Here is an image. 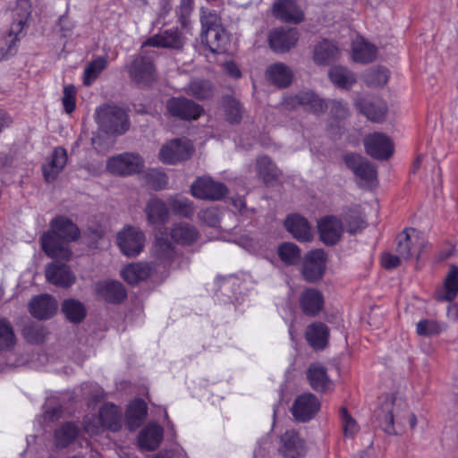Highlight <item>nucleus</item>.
<instances>
[{
	"instance_id": "nucleus-1",
	"label": "nucleus",
	"mask_w": 458,
	"mask_h": 458,
	"mask_svg": "<svg viewBox=\"0 0 458 458\" xmlns=\"http://www.w3.org/2000/svg\"><path fill=\"white\" fill-rule=\"evenodd\" d=\"M51 229L41 236V245L45 253L55 259H69L72 250L69 242L76 241L80 231L72 221L59 216L50 223Z\"/></svg>"
},
{
	"instance_id": "nucleus-2",
	"label": "nucleus",
	"mask_w": 458,
	"mask_h": 458,
	"mask_svg": "<svg viewBox=\"0 0 458 458\" xmlns=\"http://www.w3.org/2000/svg\"><path fill=\"white\" fill-rule=\"evenodd\" d=\"M282 106L286 111H295L303 106L305 110L315 113H340L345 111V105L340 100L325 101L312 91H302L284 98Z\"/></svg>"
},
{
	"instance_id": "nucleus-3",
	"label": "nucleus",
	"mask_w": 458,
	"mask_h": 458,
	"mask_svg": "<svg viewBox=\"0 0 458 458\" xmlns=\"http://www.w3.org/2000/svg\"><path fill=\"white\" fill-rule=\"evenodd\" d=\"M144 167L143 158L136 153L124 152L113 157L106 160V171L116 176H131L139 174Z\"/></svg>"
},
{
	"instance_id": "nucleus-4",
	"label": "nucleus",
	"mask_w": 458,
	"mask_h": 458,
	"mask_svg": "<svg viewBox=\"0 0 458 458\" xmlns=\"http://www.w3.org/2000/svg\"><path fill=\"white\" fill-rule=\"evenodd\" d=\"M426 246L424 234L414 228L405 229L397 236L396 250L403 259H418Z\"/></svg>"
},
{
	"instance_id": "nucleus-5",
	"label": "nucleus",
	"mask_w": 458,
	"mask_h": 458,
	"mask_svg": "<svg viewBox=\"0 0 458 458\" xmlns=\"http://www.w3.org/2000/svg\"><path fill=\"white\" fill-rule=\"evenodd\" d=\"M116 242L123 254L135 257L144 248L145 234L140 228L128 225L117 233Z\"/></svg>"
},
{
	"instance_id": "nucleus-6",
	"label": "nucleus",
	"mask_w": 458,
	"mask_h": 458,
	"mask_svg": "<svg viewBox=\"0 0 458 458\" xmlns=\"http://www.w3.org/2000/svg\"><path fill=\"white\" fill-rule=\"evenodd\" d=\"M406 409L407 403L401 397L395 395L386 396L377 413L384 430L392 433L394 431V420H401L402 413Z\"/></svg>"
},
{
	"instance_id": "nucleus-7",
	"label": "nucleus",
	"mask_w": 458,
	"mask_h": 458,
	"mask_svg": "<svg viewBox=\"0 0 458 458\" xmlns=\"http://www.w3.org/2000/svg\"><path fill=\"white\" fill-rule=\"evenodd\" d=\"M192 152L193 147L190 140L175 139L162 146L159 158L165 164L175 165L188 159Z\"/></svg>"
},
{
	"instance_id": "nucleus-8",
	"label": "nucleus",
	"mask_w": 458,
	"mask_h": 458,
	"mask_svg": "<svg viewBox=\"0 0 458 458\" xmlns=\"http://www.w3.org/2000/svg\"><path fill=\"white\" fill-rule=\"evenodd\" d=\"M327 257L322 250L309 251L303 259L301 274L305 280L313 283L320 280L327 268Z\"/></svg>"
},
{
	"instance_id": "nucleus-9",
	"label": "nucleus",
	"mask_w": 458,
	"mask_h": 458,
	"mask_svg": "<svg viewBox=\"0 0 458 458\" xmlns=\"http://www.w3.org/2000/svg\"><path fill=\"white\" fill-rule=\"evenodd\" d=\"M364 148L369 156L378 160H386L394 152L393 140L384 133H370L364 139Z\"/></svg>"
},
{
	"instance_id": "nucleus-10",
	"label": "nucleus",
	"mask_w": 458,
	"mask_h": 458,
	"mask_svg": "<svg viewBox=\"0 0 458 458\" xmlns=\"http://www.w3.org/2000/svg\"><path fill=\"white\" fill-rule=\"evenodd\" d=\"M345 164L350 167L364 187L372 188L377 185V172L375 167L364 160L362 157L348 154L344 157Z\"/></svg>"
},
{
	"instance_id": "nucleus-11",
	"label": "nucleus",
	"mask_w": 458,
	"mask_h": 458,
	"mask_svg": "<svg viewBox=\"0 0 458 458\" xmlns=\"http://www.w3.org/2000/svg\"><path fill=\"white\" fill-rule=\"evenodd\" d=\"M57 302L49 294H39L33 297L28 305L32 317L38 320L51 318L57 311Z\"/></svg>"
},
{
	"instance_id": "nucleus-12",
	"label": "nucleus",
	"mask_w": 458,
	"mask_h": 458,
	"mask_svg": "<svg viewBox=\"0 0 458 458\" xmlns=\"http://www.w3.org/2000/svg\"><path fill=\"white\" fill-rule=\"evenodd\" d=\"M130 77L138 84H148L155 80V69L150 57L137 56L129 67Z\"/></svg>"
},
{
	"instance_id": "nucleus-13",
	"label": "nucleus",
	"mask_w": 458,
	"mask_h": 458,
	"mask_svg": "<svg viewBox=\"0 0 458 458\" xmlns=\"http://www.w3.org/2000/svg\"><path fill=\"white\" fill-rule=\"evenodd\" d=\"M95 292L99 298L113 304L121 303L127 296V292L123 284L115 280L96 283Z\"/></svg>"
},
{
	"instance_id": "nucleus-14",
	"label": "nucleus",
	"mask_w": 458,
	"mask_h": 458,
	"mask_svg": "<svg viewBox=\"0 0 458 458\" xmlns=\"http://www.w3.org/2000/svg\"><path fill=\"white\" fill-rule=\"evenodd\" d=\"M67 152L62 147L55 148L51 157L42 165L44 178L47 182H54L67 164Z\"/></svg>"
},
{
	"instance_id": "nucleus-15",
	"label": "nucleus",
	"mask_w": 458,
	"mask_h": 458,
	"mask_svg": "<svg viewBox=\"0 0 458 458\" xmlns=\"http://www.w3.org/2000/svg\"><path fill=\"white\" fill-rule=\"evenodd\" d=\"M319 408L320 403L317 397L311 394H305L296 399L293 406V414L296 420L307 421L315 416Z\"/></svg>"
},
{
	"instance_id": "nucleus-16",
	"label": "nucleus",
	"mask_w": 458,
	"mask_h": 458,
	"mask_svg": "<svg viewBox=\"0 0 458 458\" xmlns=\"http://www.w3.org/2000/svg\"><path fill=\"white\" fill-rule=\"evenodd\" d=\"M318 231L325 244H335L341 238L344 227L337 217L328 216L318 222Z\"/></svg>"
},
{
	"instance_id": "nucleus-17",
	"label": "nucleus",
	"mask_w": 458,
	"mask_h": 458,
	"mask_svg": "<svg viewBox=\"0 0 458 458\" xmlns=\"http://www.w3.org/2000/svg\"><path fill=\"white\" fill-rule=\"evenodd\" d=\"M286 230L300 242H310L313 238V229L303 216L292 214L284 220Z\"/></svg>"
},
{
	"instance_id": "nucleus-18",
	"label": "nucleus",
	"mask_w": 458,
	"mask_h": 458,
	"mask_svg": "<svg viewBox=\"0 0 458 458\" xmlns=\"http://www.w3.org/2000/svg\"><path fill=\"white\" fill-rule=\"evenodd\" d=\"M298 38L299 34L295 29H278L270 33L269 45L274 51L284 53L293 47Z\"/></svg>"
},
{
	"instance_id": "nucleus-19",
	"label": "nucleus",
	"mask_w": 458,
	"mask_h": 458,
	"mask_svg": "<svg viewBox=\"0 0 458 458\" xmlns=\"http://www.w3.org/2000/svg\"><path fill=\"white\" fill-rule=\"evenodd\" d=\"M303 440L294 431H287L281 437L279 452L284 458H301L305 454Z\"/></svg>"
},
{
	"instance_id": "nucleus-20",
	"label": "nucleus",
	"mask_w": 458,
	"mask_h": 458,
	"mask_svg": "<svg viewBox=\"0 0 458 458\" xmlns=\"http://www.w3.org/2000/svg\"><path fill=\"white\" fill-rule=\"evenodd\" d=\"M144 213L150 225H165L169 220V208L166 203L158 198H151L148 200Z\"/></svg>"
},
{
	"instance_id": "nucleus-21",
	"label": "nucleus",
	"mask_w": 458,
	"mask_h": 458,
	"mask_svg": "<svg viewBox=\"0 0 458 458\" xmlns=\"http://www.w3.org/2000/svg\"><path fill=\"white\" fill-rule=\"evenodd\" d=\"M46 277L51 284L69 287L75 282V276L65 264L52 263L46 268Z\"/></svg>"
},
{
	"instance_id": "nucleus-22",
	"label": "nucleus",
	"mask_w": 458,
	"mask_h": 458,
	"mask_svg": "<svg viewBox=\"0 0 458 458\" xmlns=\"http://www.w3.org/2000/svg\"><path fill=\"white\" fill-rule=\"evenodd\" d=\"M32 6L29 0H18L13 9V23L10 28V37L19 35L22 32L31 14Z\"/></svg>"
},
{
	"instance_id": "nucleus-23",
	"label": "nucleus",
	"mask_w": 458,
	"mask_h": 458,
	"mask_svg": "<svg viewBox=\"0 0 458 458\" xmlns=\"http://www.w3.org/2000/svg\"><path fill=\"white\" fill-rule=\"evenodd\" d=\"M162 439L163 428L156 423H149L140 432L138 444L141 449L152 451L159 446Z\"/></svg>"
},
{
	"instance_id": "nucleus-24",
	"label": "nucleus",
	"mask_w": 458,
	"mask_h": 458,
	"mask_svg": "<svg viewBox=\"0 0 458 458\" xmlns=\"http://www.w3.org/2000/svg\"><path fill=\"white\" fill-rule=\"evenodd\" d=\"M300 306L305 314L315 316L324 307V296L317 289L307 288L300 296Z\"/></svg>"
},
{
	"instance_id": "nucleus-25",
	"label": "nucleus",
	"mask_w": 458,
	"mask_h": 458,
	"mask_svg": "<svg viewBox=\"0 0 458 458\" xmlns=\"http://www.w3.org/2000/svg\"><path fill=\"white\" fill-rule=\"evenodd\" d=\"M101 131L106 134L120 135L128 131L130 122L127 116H94Z\"/></svg>"
},
{
	"instance_id": "nucleus-26",
	"label": "nucleus",
	"mask_w": 458,
	"mask_h": 458,
	"mask_svg": "<svg viewBox=\"0 0 458 458\" xmlns=\"http://www.w3.org/2000/svg\"><path fill=\"white\" fill-rule=\"evenodd\" d=\"M376 47L362 37L356 36L352 43L351 56L355 63H369L376 58Z\"/></svg>"
},
{
	"instance_id": "nucleus-27",
	"label": "nucleus",
	"mask_w": 458,
	"mask_h": 458,
	"mask_svg": "<svg viewBox=\"0 0 458 458\" xmlns=\"http://www.w3.org/2000/svg\"><path fill=\"white\" fill-rule=\"evenodd\" d=\"M98 423L101 422L106 428L118 431L122 426V411L112 403H106L99 411V418H93Z\"/></svg>"
},
{
	"instance_id": "nucleus-28",
	"label": "nucleus",
	"mask_w": 458,
	"mask_h": 458,
	"mask_svg": "<svg viewBox=\"0 0 458 458\" xmlns=\"http://www.w3.org/2000/svg\"><path fill=\"white\" fill-rule=\"evenodd\" d=\"M144 45L158 47L180 48L182 47V39L177 29H171L148 38Z\"/></svg>"
},
{
	"instance_id": "nucleus-29",
	"label": "nucleus",
	"mask_w": 458,
	"mask_h": 458,
	"mask_svg": "<svg viewBox=\"0 0 458 458\" xmlns=\"http://www.w3.org/2000/svg\"><path fill=\"white\" fill-rule=\"evenodd\" d=\"M148 110L142 104H124V103H114L107 102L99 106L95 112V114H128L129 113H136L142 114L147 113Z\"/></svg>"
},
{
	"instance_id": "nucleus-30",
	"label": "nucleus",
	"mask_w": 458,
	"mask_h": 458,
	"mask_svg": "<svg viewBox=\"0 0 458 458\" xmlns=\"http://www.w3.org/2000/svg\"><path fill=\"white\" fill-rule=\"evenodd\" d=\"M274 14L277 18L298 23L303 19L302 11L291 0H283L274 4Z\"/></svg>"
},
{
	"instance_id": "nucleus-31",
	"label": "nucleus",
	"mask_w": 458,
	"mask_h": 458,
	"mask_svg": "<svg viewBox=\"0 0 458 458\" xmlns=\"http://www.w3.org/2000/svg\"><path fill=\"white\" fill-rule=\"evenodd\" d=\"M207 47L214 53H222L226 51L228 37L225 31L220 26H212L208 28L205 32Z\"/></svg>"
},
{
	"instance_id": "nucleus-32",
	"label": "nucleus",
	"mask_w": 458,
	"mask_h": 458,
	"mask_svg": "<svg viewBox=\"0 0 458 458\" xmlns=\"http://www.w3.org/2000/svg\"><path fill=\"white\" fill-rule=\"evenodd\" d=\"M307 377L313 389L327 392L333 388V382L328 378L323 367L312 364L307 371Z\"/></svg>"
},
{
	"instance_id": "nucleus-33",
	"label": "nucleus",
	"mask_w": 458,
	"mask_h": 458,
	"mask_svg": "<svg viewBox=\"0 0 458 458\" xmlns=\"http://www.w3.org/2000/svg\"><path fill=\"white\" fill-rule=\"evenodd\" d=\"M151 273V267L147 263H131L121 271V276L129 284H136L147 279Z\"/></svg>"
},
{
	"instance_id": "nucleus-34",
	"label": "nucleus",
	"mask_w": 458,
	"mask_h": 458,
	"mask_svg": "<svg viewBox=\"0 0 458 458\" xmlns=\"http://www.w3.org/2000/svg\"><path fill=\"white\" fill-rule=\"evenodd\" d=\"M152 255L161 263L170 262L174 256V247L173 243L161 233L155 237Z\"/></svg>"
},
{
	"instance_id": "nucleus-35",
	"label": "nucleus",
	"mask_w": 458,
	"mask_h": 458,
	"mask_svg": "<svg viewBox=\"0 0 458 458\" xmlns=\"http://www.w3.org/2000/svg\"><path fill=\"white\" fill-rule=\"evenodd\" d=\"M331 82L340 89H349L356 82L355 74L343 66H333L328 72Z\"/></svg>"
},
{
	"instance_id": "nucleus-36",
	"label": "nucleus",
	"mask_w": 458,
	"mask_h": 458,
	"mask_svg": "<svg viewBox=\"0 0 458 458\" xmlns=\"http://www.w3.org/2000/svg\"><path fill=\"white\" fill-rule=\"evenodd\" d=\"M267 80L278 87L288 86L293 79L291 70L284 64L270 65L266 72Z\"/></svg>"
},
{
	"instance_id": "nucleus-37",
	"label": "nucleus",
	"mask_w": 458,
	"mask_h": 458,
	"mask_svg": "<svg viewBox=\"0 0 458 458\" xmlns=\"http://www.w3.org/2000/svg\"><path fill=\"white\" fill-rule=\"evenodd\" d=\"M147 404L141 399L132 401L126 411L127 423L131 429L138 428L147 416Z\"/></svg>"
},
{
	"instance_id": "nucleus-38",
	"label": "nucleus",
	"mask_w": 458,
	"mask_h": 458,
	"mask_svg": "<svg viewBox=\"0 0 458 458\" xmlns=\"http://www.w3.org/2000/svg\"><path fill=\"white\" fill-rule=\"evenodd\" d=\"M306 338L314 348H324L328 339V329L322 323H315L308 327Z\"/></svg>"
},
{
	"instance_id": "nucleus-39",
	"label": "nucleus",
	"mask_w": 458,
	"mask_h": 458,
	"mask_svg": "<svg viewBox=\"0 0 458 458\" xmlns=\"http://www.w3.org/2000/svg\"><path fill=\"white\" fill-rule=\"evenodd\" d=\"M167 203L173 214L183 217H190L194 212L192 202L180 194L170 195Z\"/></svg>"
},
{
	"instance_id": "nucleus-40",
	"label": "nucleus",
	"mask_w": 458,
	"mask_h": 458,
	"mask_svg": "<svg viewBox=\"0 0 458 458\" xmlns=\"http://www.w3.org/2000/svg\"><path fill=\"white\" fill-rule=\"evenodd\" d=\"M198 236L197 230L186 223L174 224L171 229L172 239L180 244H189Z\"/></svg>"
},
{
	"instance_id": "nucleus-41",
	"label": "nucleus",
	"mask_w": 458,
	"mask_h": 458,
	"mask_svg": "<svg viewBox=\"0 0 458 458\" xmlns=\"http://www.w3.org/2000/svg\"><path fill=\"white\" fill-rule=\"evenodd\" d=\"M169 114H200L196 105L185 98H173L167 101Z\"/></svg>"
},
{
	"instance_id": "nucleus-42",
	"label": "nucleus",
	"mask_w": 458,
	"mask_h": 458,
	"mask_svg": "<svg viewBox=\"0 0 458 458\" xmlns=\"http://www.w3.org/2000/svg\"><path fill=\"white\" fill-rule=\"evenodd\" d=\"M337 55V47L333 43L324 40L316 46L313 59L318 64H326L334 60Z\"/></svg>"
},
{
	"instance_id": "nucleus-43",
	"label": "nucleus",
	"mask_w": 458,
	"mask_h": 458,
	"mask_svg": "<svg viewBox=\"0 0 458 458\" xmlns=\"http://www.w3.org/2000/svg\"><path fill=\"white\" fill-rule=\"evenodd\" d=\"M62 311L66 318L72 323L81 322L86 316L84 305L74 299L65 300L62 304Z\"/></svg>"
},
{
	"instance_id": "nucleus-44",
	"label": "nucleus",
	"mask_w": 458,
	"mask_h": 458,
	"mask_svg": "<svg viewBox=\"0 0 458 458\" xmlns=\"http://www.w3.org/2000/svg\"><path fill=\"white\" fill-rule=\"evenodd\" d=\"M202 221V233H209L207 241L217 239L219 236V215L216 209H208L204 213Z\"/></svg>"
},
{
	"instance_id": "nucleus-45",
	"label": "nucleus",
	"mask_w": 458,
	"mask_h": 458,
	"mask_svg": "<svg viewBox=\"0 0 458 458\" xmlns=\"http://www.w3.org/2000/svg\"><path fill=\"white\" fill-rule=\"evenodd\" d=\"M458 294V267L452 265L444 282V294L440 297L443 301H452Z\"/></svg>"
},
{
	"instance_id": "nucleus-46",
	"label": "nucleus",
	"mask_w": 458,
	"mask_h": 458,
	"mask_svg": "<svg viewBox=\"0 0 458 458\" xmlns=\"http://www.w3.org/2000/svg\"><path fill=\"white\" fill-rule=\"evenodd\" d=\"M107 61L106 57L100 56L91 61L84 69L83 84L90 86L102 71L106 69Z\"/></svg>"
},
{
	"instance_id": "nucleus-47",
	"label": "nucleus",
	"mask_w": 458,
	"mask_h": 458,
	"mask_svg": "<svg viewBox=\"0 0 458 458\" xmlns=\"http://www.w3.org/2000/svg\"><path fill=\"white\" fill-rule=\"evenodd\" d=\"M277 254L285 265H295L301 259V250L293 242H284L278 246Z\"/></svg>"
},
{
	"instance_id": "nucleus-48",
	"label": "nucleus",
	"mask_w": 458,
	"mask_h": 458,
	"mask_svg": "<svg viewBox=\"0 0 458 458\" xmlns=\"http://www.w3.org/2000/svg\"><path fill=\"white\" fill-rule=\"evenodd\" d=\"M225 192L226 189L222 183L214 182L208 176H202V199H219Z\"/></svg>"
},
{
	"instance_id": "nucleus-49",
	"label": "nucleus",
	"mask_w": 458,
	"mask_h": 458,
	"mask_svg": "<svg viewBox=\"0 0 458 458\" xmlns=\"http://www.w3.org/2000/svg\"><path fill=\"white\" fill-rule=\"evenodd\" d=\"M78 433V428L73 423L63 424L55 433L56 445L61 447L67 446L75 439Z\"/></svg>"
},
{
	"instance_id": "nucleus-50",
	"label": "nucleus",
	"mask_w": 458,
	"mask_h": 458,
	"mask_svg": "<svg viewBox=\"0 0 458 458\" xmlns=\"http://www.w3.org/2000/svg\"><path fill=\"white\" fill-rule=\"evenodd\" d=\"M389 79V72L386 68L377 67L368 71L364 75L365 83L369 87H382Z\"/></svg>"
},
{
	"instance_id": "nucleus-51",
	"label": "nucleus",
	"mask_w": 458,
	"mask_h": 458,
	"mask_svg": "<svg viewBox=\"0 0 458 458\" xmlns=\"http://www.w3.org/2000/svg\"><path fill=\"white\" fill-rule=\"evenodd\" d=\"M22 333L29 343L35 344L43 343L47 335V331L43 326L35 323L26 325L23 327Z\"/></svg>"
},
{
	"instance_id": "nucleus-52",
	"label": "nucleus",
	"mask_w": 458,
	"mask_h": 458,
	"mask_svg": "<svg viewBox=\"0 0 458 458\" xmlns=\"http://www.w3.org/2000/svg\"><path fill=\"white\" fill-rule=\"evenodd\" d=\"M256 168H257V174L266 183L270 182L272 179H274L277 176L276 168L271 163L270 159L267 157H262L258 159Z\"/></svg>"
},
{
	"instance_id": "nucleus-53",
	"label": "nucleus",
	"mask_w": 458,
	"mask_h": 458,
	"mask_svg": "<svg viewBox=\"0 0 458 458\" xmlns=\"http://www.w3.org/2000/svg\"><path fill=\"white\" fill-rule=\"evenodd\" d=\"M16 338L13 329L6 318L0 319V350H7L14 346Z\"/></svg>"
},
{
	"instance_id": "nucleus-54",
	"label": "nucleus",
	"mask_w": 458,
	"mask_h": 458,
	"mask_svg": "<svg viewBox=\"0 0 458 458\" xmlns=\"http://www.w3.org/2000/svg\"><path fill=\"white\" fill-rule=\"evenodd\" d=\"M445 326L437 320L422 319L417 323L416 332L421 336H429L442 332Z\"/></svg>"
},
{
	"instance_id": "nucleus-55",
	"label": "nucleus",
	"mask_w": 458,
	"mask_h": 458,
	"mask_svg": "<svg viewBox=\"0 0 458 458\" xmlns=\"http://www.w3.org/2000/svg\"><path fill=\"white\" fill-rule=\"evenodd\" d=\"M145 177L148 186L155 191L165 189L168 184L166 174L158 170L148 171Z\"/></svg>"
},
{
	"instance_id": "nucleus-56",
	"label": "nucleus",
	"mask_w": 458,
	"mask_h": 458,
	"mask_svg": "<svg viewBox=\"0 0 458 458\" xmlns=\"http://www.w3.org/2000/svg\"><path fill=\"white\" fill-rule=\"evenodd\" d=\"M19 38L8 35L7 38H0V61L13 55L17 51Z\"/></svg>"
},
{
	"instance_id": "nucleus-57",
	"label": "nucleus",
	"mask_w": 458,
	"mask_h": 458,
	"mask_svg": "<svg viewBox=\"0 0 458 458\" xmlns=\"http://www.w3.org/2000/svg\"><path fill=\"white\" fill-rule=\"evenodd\" d=\"M345 222V229L349 233H355L358 229L361 228L364 225V220L360 212L351 210L344 216Z\"/></svg>"
},
{
	"instance_id": "nucleus-58",
	"label": "nucleus",
	"mask_w": 458,
	"mask_h": 458,
	"mask_svg": "<svg viewBox=\"0 0 458 458\" xmlns=\"http://www.w3.org/2000/svg\"><path fill=\"white\" fill-rule=\"evenodd\" d=\"M216 285L218 286V290L223 295H227L231 298L229 293H235V286L238 285V278L233 276L217 277L215 281Z\"/></svg>"
},
{
	"instance_id": "nucleus-59",
	"label": "nucleus",
	"mask_w": 458,
	"mask_h": 458,
	"mask_svg": "<svg viewBox=\"0 0 458 458\" xmlns=\"http://www.w3.org/2000/svg\"><path fill=\"white\" fill-rule=\"evenodd\" d=\"M341 416L344 436L352 437L359 431L357 422L348 414L345 408L341 409Z\"/></svg>"
},
{
	"instance_id": "nucleus-60",
	"label": "nucleus",
	"mask_w": 458,
	"mask_h": 458,
	"mask_svg": "<svg viewBox=\"0 0 458 458\" xmlns=\"http://www.w3.org/2000/svg\"><path fill=\"white\" fill-rule=\"evenodd\" d=\"M75 93L76 90L72 85H68L64 89L62 101L67 114L72 113L75 109Z\"/></svg>"
},
{
	"instance_id": "nucleus-61",
	"label": "nucleus",
	"mask_w": 458,
	"mask_h": 458,
	"mask_svg": "<svg viewBox=\"0 0 458 458\" xmlns=\"http://www.w3.org/2000/svg\"><path fill=\"white\" fill-rule=\"evenodd\" d=\"M93 418H99V415L86 416L83 420V428L87 433L90 435H97L106 428V427L105 425H102L101 422L98 423L93 420Z\"/></svg>"
},
{
	"instance_id": "nucleus-62",
	"label": "nucleus",
	"mask_w": 458,
	"mask_h": 458,
	"mask_svg": "<svg viewBox=\"0 0 458 458\" xmlns=\"http://www.w3.org/2000/svg\"><path fill=\"white\" fill-rule=\"evenodd\" d=\"M356 106L364 114H381L386 111L384 105L378 106L376 103H371L370 101H365L364 104L357 102Z\"/></svg>"
},
{
	"instance_id": "nucleus-63",
	"label": "nucleus",
	"mask_w": 458,
	"mask_h": 458,
	"mask_svg": "<svg viewBox=\"0 0 458 458\" xmlns=\"http://www.w3.org/2000/svg\"><path fill=\"white\" fill-rule=\"evenodd\" d=\"M92 145L98 152L108 151L113 144L107 138H104L100 135H96L91 139Z\"/></svg>"
},
{
	"instance_id": "nucleus-64",
	"label": "nucleus",
	"mask_w": 458,
	"mask_h": 458,
	"mask_svg": "<svg viewBox=\"0 0 458 458\" xmlns=\"http://www.w3.org/2000/svg\"><path fill=\"white\" fill-rule=\"evenodd\" d=\"M401 256H397L392 253H384L381 256V264L386 269H392L400 265Z\"/></svg>"
}]
</instances>
